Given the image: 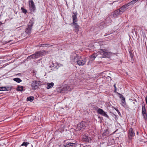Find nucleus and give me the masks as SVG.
<instances>
[{"instance_id":"nucleus-1","label":"nucleus","mask_w":147,"mask_h":147,"mask_svg":"<svg viewBox=\"0 0 147 147\" xmlns=\"http://www.w3.org/2000/svg\"><path fill=\"white\" fill-rule=\"evenodd\" d=\"M46 52L45 51H39L36 52L34 54H32L27 57V59L29 60L32 59H37L44 55Z\"/></svg>"},{"instance_id":"nucleus-2","label":"nucleus","mask_w":147,"mask_h":147,"mask_svg":"<svg viewBox=\"0 0 147 147\" xmlns=\"http://www.w3.org/2000/svg\"><path fill=\"white\" fill-rule=\"evenodd\" d=\"M88 125V123L85 121H82L78 124L76 130L77 131L83 130L85 129V127H87Z\"/></svg>"},{"instance_id":"nucleus-3","label":"nucleus","mask_w":147,"mask_h":147,"mask_svg":"<svg viewBox=\"0 0 147 147\" xmlns=\"http://www.w3.org/2000/svg\"><path fill=\"white\" fill-rule=\"evenodd\" d=\"M78 61H77V64L79 66H83L84 65L87 61V59L86 57L82 58L80 56Z\"/></svg>"},{"instance_id":"nucleus-4","label":"nucleus","mask_w":147,"mask_h":147,"mask_svg":"<svg viewBox=\"0 0 147 147\" xmlns=\"http://www.w3.org/2000/svg\"><path fill=\"white\" fill-rule=\"evenodd\" d=\"M99 53L101 55L103 56V57H106L107 56H109L110 55V54H114L115 53H112L109 52H108L105 49H100L98 51Z\"/></svg>"},{"instance_id":"nucleus-5","label":"nucleus","mask_w":147,"mask_h":147,"mask_svg":"<svg viewBox=\"0 0 147 147\" xmlns=\"http://www.w3.org/2000/svg\"><path fill=\"white\" fill-rule=\"evenodd\" d=\"M40 85V83L39 81L34 80L32 81L31 84V86L33 89H36Z\"/></svg>"},{"instance_id":"nucleus-6","label":"nucleus","mask_w":147,"mask_h":147,"mask_svg":"<svg viewBox=\"0 0 147 147\" xmlns=\"http://www.w3.org/2000/svg\"><path fill=\"white\" fill-rule=\"evenodd\" d=\"M33 26L32 23H29L28 24V27L26 28L25 30V32L28 34H30L31 32Z\"/></svg>"},{"instance_id":"nucleus-7","label":"nucleus","mask_w":147,"mask_h":147,"mask_svg":"<svg viewBox=\"0 0 147 147\" xmlns=\"http://www.w3.org/2000/svg\"><path fill=\"white\" fill-rule=\"evenodd\" d=\"M135 136V133L132 128H130L128 134V138L129 140H131L133 137Z\"/></svg>"},{"instance_id":"nucleus-8","label":"nucleus","mask_w":147,"mask_h":147,"mask_svg":"<svg viewBox=\"0 0 147 147\" xmlns=\"http://www.w3.org/2000/svg\"><path fill=\"white\" fill-rule=\"evenodd\" d=\"M129 6V5L127 3L123 5L121 8H120L119 9V10L121 14H122L127 9V7Z\"/></svg>"},{"instance_id":"nucleus-9","label":"nucleus","mask_w":147,"mask_h":147,"mask_svg":"<svg viewBox=\"0 0 147 147\" xmlns=\"http://www.w3.org/2000/svg\"><path fill=\"white\" fill-rule=\"evenodd\" d=\"M67 87L66 86L60 87L58 88V92L61 93H63L65 92L67 90Z\"/></svg>"},{"instance_id":"nucleus-10","label":"nucleus","mask_w":147,"mask_h":147,"mask_svg":"<svg viewBox=\"0 0 147 147\" xmlns=\"http://www.w3.org/2000/svg\"><path fill=\"white\" fill-rule=\"evenodd\" d=\"M77 145L76 143L71 142H67L64 145L65 147H76Z\"/></svg>"},{"instance_id":"nucleus-11","label":"nucleus","mask_w":147,"mask_h":147,"mask_svg":"<svg viewBox=\"0 0 147 147\" xmlns=\"http://www.w3.org/2000/svg\"><path fill=\"white\" fill-rule=\"evenodd\" d=\"M29 7L31 8V9L33 11L35 10L36 7L33 0H31L30 1H29Z\"/></svg>"},{"instance_id":"nucleus-12","label":"nucleus","mask_w":147,"mask_h":147,"mask_svg":"<svg viewBox=\"0 0 147 147\" xmlns=\"http://www.w3.org/2000/svg\"><path fill=\"white\" fill-rule=\"evenodd\" d=\"M80 55H76V56H74L71 57V60L73 62L77 63V61H78Z\"/></svg>"},{"instance_id":"nucleus-13","label":"nucleus","mask_w":147,"mask_h":147,"mask_svg":"<svg viewBox=\"0 0 147 147\" xmlns=\"http://www.w3.org/2000/svg\"><path fill=\"white\" fill-rule=\"evenodd\" d=\"M121 14L119 9L115 10L113 13V16L114 17H117L119 15Z\"/></svg>"},{"instance_id":"nucleus-14","label":"nucleus","mask_w":147,"mask_h":147,"mask_svg":"<svg viewBox=\"0 0 147 147\" xmlns=\"http://www.w3.org/2000/svg\"><path fill=\"white\" fill-rule=\"evenodd\" d=\"M29 144V143L28 142H24L20 147H27V145Z\"/></svg>"},{"instance_id":"nucleus-15","label":"nucleus","mask_w":147,"mask_h":147,"mask_svg":"<svg viewBox=\"0 0 147 147\" xmlns=\"http://www.w3.org/2000/svg\"><path fill=\"white\" fill-rule=\"evenodd\" d=\"M83 141L86 142H89L91 140V139L90 138L88 137L87 136H85L83 138Z\"/></svg>"},{"instance_id":"nucleus-16","label":"nucleus","mask_w":147,"mask_h":147,"mask_svg":"<svg viewBox=\"0 0 147 147\" xmlns=\"http://www.w3.org/2000/svg\"><path fill=\"white\" fill-rule=\"evenodd\" d=\"M75 26V31L76 32H77L79 31V26L76 23H73Z\"/></svg>"},{"instance_id":"nucleus-17","label":"nucleus","mask_w":147,"mask_h":147,"mask_svg":"<svg viewBox=\"0 0 147 147\" xmlns=\"http://www.w3.org/2000/svg\"><path fill=\"white\" fill-rule=\"evenodd\" d=\"M54 85V83L53 82H51L50 83H48L47 86V88L49 89L51 88H52Z\"/></svg>"},{"instance_id":"nucleus-18","label":"nucleus","mask_w":147,"mask_h":147,"mask_svg":"<svg viewBox=\"0 0 147 147\" xmlns=\"http://www.w3.org/2000/svg\"><path fill=\"white\" fill-rule=\"evenodd\" d=\"M74 14L72 15V18L73 19V23H75V22H77V20L76 15H75L74 13Z\"/></svg>"},{"instance_id":"nucleus-19","label":"nucleus","mask_w":147,"mask_h":147,"mask_svg":"<svg viewBox=\"0 0 147 147\" xmlns=\"http://www.w3.org/2000/svg\"><path fill=\"white\" fill-rule=\"evenodd\" d=\"M119 95L120 96V97L121 98V101L124 104L125 103V100L124 97L123 96V95L121 94L118 93Z\"/></svg>"},{"instance_id":"nucleus-20","label":"nucleus","mask_w":147,"mask_h":147,"mask_svg":"<svg viewBox=\"0 0 147 147\" xmlns=\"http://www.w3.org/2000/svg\"><path fill=\"white\" fill-rule=\"evenodd\" d=\"M142 113L143 114H145L146 113V109L144 105L143 106L142 108Z\"/></svg>"},{"instance_id":"nucleus-21","label":"nucleus","mask_w":147,"mask_h":147,"mask_svg":"<svg viewBox=\"0 0 147 147\" xmlns=\"http://www.w3.org/2000/svg\"><path fill=\"white\" fill-rule=\"evenodd\" d=\"M137 1H138L137 0H133L129 3H128V4L129 6L130 5H133Z\"/></svg>"},{"instance_id":"nucleus-22","label":"nucleus","mask_w":147,"mask_h":147,"mask_svg":"<svg viewBox=\"0 0 147 147\" xmlns=\"http://www.w3.org/2000/svg\"><path fill=\"white\" fill-rule=\"evenodd\" d=\"M23 88L24 87L22 86H18V87L17 88V90L19 91H22L23 90Z\"/></svg>"},{"instance_id":"nucleus-23","label":"nucleus","mask_w":147,"mask_h":147,"mask_svg":"<svg viewBox=\"0 0 147 147\" xmlns=\"http://www.w3.org/2000/svg\"><path fill=\"white\" fill-rule=\"evenodd\" d=\"M34 100V97L33 96H29L27 98V101L32 102Z\"/></svg>"},{"instance_id":"nucleus-24","label":"nucleus","mask_w":147,"mask_h":147,"mask_svg":"<svg viewBox=\"0 0 147 147\" xmlns=\"http://www.w3.org/2000/svg\"><path fill=\"white\" fill-rule=\"evenodd\" d=\"M13 80L14 81H15L18 83H20L22 81V80L20 78H14Z\"/></svg>"},{"instance_id":"nucleus-25","label":"nucleus","mask_w":147,"mask_h":147,"mask_svg":"<svg viewBox=\"0 0 147 147\" xmlns=\"http://www.w3.org/2000/svg\"><path fill=\"white\" fill-rule=\"evenodd\" d=\"M104 111L102 109L99 108L97 110V112L98 113L101 115Z\"/></svg>"},{"instance_id":"nucleus-26","label":"nucleus","mask_w":147,"mask_h":147,"mask_svg":"<svg viewBox=\"0 0 147 147\" xmlns=\"http://www.w3.org/2000/svg\"><path fill=\"white\" fill-rule=\"evenodd\" d=\"M6 87H0V91H8Z\"/></svg>"},{"instance_id":"nucleus-27","label":"nucleus","mask_w":147,"mask_h":147,"mask_svg":"<svg viewBox=\"0 0 147 147\" xmlns=\"http://www.w3.org/2000/svg\"><path fill=\"white\" fill-rule=\"evenodd\" d=\"M96 56L97 55L95 56L94 54H92L90 56V58L91 59H92V61L95 59V58L96 57Z\"/></svg>"},{"instance_id":"nucleus-28","label":"nucleus","mask_w":147,"mask_h":147,"mask_svg":"<svg viewBox=\"0 0 147 147\" xmlns=\"http://www.w3.org/2000/svg\"><path fill=\"white\" fill-rule=\"evenodd\" d=\"M101 115H102L105 117L108 118H109V116L107 115L104 111L102 113Z\"/></svg>"},{"instance_id":"nucleus-29","label":"nucleus","mask_w":147,"mask_h":147,"mask_svg":"<svg viewBox=\"0 0 147 147\" xmlns=\"http://www.w3.org/2000/svg\"><path fill=\"white\" fill-rule=\"evenodd\" d=\"M49 45L48 44H42L40 45L39 46L40 47H47Z\"/></svg>"},{"instance_id":"nucleus-30","label":"nucleus","mask_w":147,"mask_h":147,"mask_svg":"<svg viewBox=\"0 0 147 147\" xmlns=\"http://www.w3.org/2000/svg\"><path fill=\"white\" fill-rule=\"evenodd\" d=\"M21 9L23 12L25 14L26 13L27 10L26 9H24L23 7H22Z\"/></svg>"},{"instance_id":"nucleus-31","label":"nucleus","mask_w":147,"mask_h":147,"mask_svg":"<svg viewBox=\"0 0 147 147\" xmlns=\"http://www.w3.org/2000/svg\"><path fill=\"white\" fill-rule=\"evenodd\" d=\"M143 116V118L145 120H146L147 119V113L145 114H142Z\"/></svg>"},{"instance_id":"nucleus-32","label":"nucleus","mask_w":147,"mask_h":147,"mask_svg":"<svg viewBox=\"0 0 147 147\" xmlns=\"http://www.w3.org/2000/svg\"><path fill=\"white\" fill-rule=\"evenodd\" d=\"M114 87L115 88L114 92H116V90H117V88L116 87V84H115L114 85Z\"/></svg>"},{"instance_id":"nucleus-33","label":"nucleus","mask_w":147,"mask_h":147,"mask_svg":"<svg viewBox=\"0 0 147 147\" xmlns=\"http://www.w3.org/2000/svg\"><path fill=\"white\" fill-rule=\"evenodd\" d=\"M90 60H89L88 62V63H87V65H89V63H90Z\"/></svg>"},{"instance_id":"nucleus-34","label":"nucleus","mask_w":147,"mask_h":147,"mask_svg":"<svg viewBox=\"0 0 147 147\" xmlns=\"http://www.w3.org/2000/svg\"><path fill=\"white\" fill-rule=\"evenodd\" d=\"M137 134L138 135V132L137 131Z\"/></svg>"},{"instance_id":"nucleus-35","label":"nucleus","mask_w":147,"mask_h":147,"mask_svg":"<svg viewBox=\"0 0 147 147\" xmlns=\"http://www.w3.org/2000/svg\"><path fill=\"white\" fill-rule=\"evenodd\" d=\"M98 117V118H101V117H100L99 116Z\"/></svg>"},{"instance_id":"nucleus-36","label":"nucleus","mask_w":147,"mask_h":147,"mask_svg":"<svg viewBox=\"0 0 147 147\" xmlns=\"http://www.w3.org/2000/svg\"><path fill=\"white\" fill-rule=\"evenodd\" d=\"M33 146L32 145H31V147H32Z\"/></svg>"},{"instance_id":"nucleus-37","label":"nucleus","mask_w":147,"mask_h":147,"mask_svg":"<svg viewBox=\"0 0 147 147\" xmlns=\"http://www.w3.org/2000/svg\"><path fill=\"white\" fill-rule=\"evenodd\" d=\"M138 1L139 0H137Z\"/></svg>"}]
</instances>
